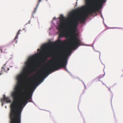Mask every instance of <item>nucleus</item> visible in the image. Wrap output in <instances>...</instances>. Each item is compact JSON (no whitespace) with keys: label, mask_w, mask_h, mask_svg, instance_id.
<instances>
[{"label":"nucleus","mask_w":123,"mask_h":123,"mask_svg":"<svg viewBox=\"0 0 123 123\" xmlns=\"http://www.w3.org/2000/svg\"><path fill=\"white\" fill-rule=\"evenodd\" d=\"M49 56H31L24 63L20 73L16 77V84L10 93L13 98L11 102L10 97L0 99L3 106L5 103H11L10 105V123H21V115L24 108L29 102L35 105L32 100V96L37 87L48 76L44 78L37 72L33 76L29 77L39 67L37 61L39 57H48Z\"/></svg>","instance_id":"obj_1"},{"label":"nucleus","mask_w":123,"mask_h":123,"mask_svg":"<svg viewBox=\"0 0 123 123\" xmlns=\"http://www.w3.org/2000/svg\"><path fill=\"white\" fill-rule=\"evenodd\" d=\"M85 13L82 11L81 7L76 9V13L75 15L73 11L69 12L68 19L73 18V19L68 24L64 20V17L63 14H61L60 17L53 18L52 23H53L54 20L56 21V27L60 32L59 40L60 41L61 37H65L67 39L69 38L70 40L69 44H71L72 46L76 43H82L77 32L79 23H82Z\"/></svg>","instance_id":"obj_2"},{"label":"nucleus","mask_w":123,"mask_h":123,"mask_svg":"<svg viewBox=\"0 0 123 123\" xmlns=\"http://www.w3.org/2000/svg\"><path fill=\"white\" fill-rule=\"evenodd\" d=\"M74 45L72 46L71 44H69L64 57L63 56L65 53V50L62 48L53 56V62L51 64H48L47 65H43L41 64L40 65V68L37 71L43 78L46 77L48 75L52 72L62 68H64L70 74L67 69L66 66L68 62V57L71 55L72 50H75L81 45L91 46L90 45L82 44V43H76Z\"/></svg>","instance_id":"obj_3"},{"label":"nucleus","mask_w":123,"mask_h":123,"mask_svg":"<svg viewBox=\"0 0 123 123\" xmlns=\"http://www.w3.org/2000/svg\"><path fill=\"white\" fill-rule=\"evenodd\" d=\"M107 0H85V5L81 7L82 11L85 13L83 15V18L82 23L85 22L86 18L89 14H92L93 13L98 12L101 14V16L103 19L104 24V18L100 10L101 9L104 3L106 2Z\"/></svg>","instance_id":"obj_4"},{"label":"nucleus","mask_w":123,"mask_h":123,"mask_svg":"<svg viewBox=\"0 0 123 123\" xmlns=\"http://www.w3.org/2000/svg\"><path fill=\"white\" fill-rule=\"evenodd\" d=\"M55 24L53 23H53L52 22V24L51 25V27L49 29L48 31V32H49L50 35L55 34L56 33L59 34V35L58 37V40L57 41V43H58L60 45L61 47L60 49L58 50V52H57V53L59 52V50H60L61 49H63L64 50H65L64 48L63 47L67 44V42L66 40L63 41H62L61 39V38L62 37L60 38V41L59 40V37L60 32L57 29H56L58 31H55L54 27V26H55ZM56 28H57L56 27Z\"/></svg>","instance_id":"obj_5"},{"label":"nucleus","mask_w":123,"mask_h":123,"mask_svg":"<svg viewBox=\"0 0 123 123\" xmlns=\"http://www.w3.org/2000/svg\"><path fill=\"white\" fill-rule=\"evenodd\" d=\"M7 62L6 63L1 67V69L2 70V71L6 73H7L8 72V71L10 69V67H13L12 66H8L7 65Z\"/></svg>","instance_id":"obj_6"},{"label":"nucleus","mask_w":123,"mask_h":123,"mask_svg":"<svg viewBox=\"0 0 123 123\" xmlns=\"http://www.w3.org/2000/svg\"><path fill=\"white\" fill-rule=\"evenodd\" d=\"M21 31V30H19L17 32L16 35L15 36V37L14 39L12 42V43H17V39L18 38L19 35V34H20L21 33L20 32V31Z\"/></svg>","instance_id":"obj_7"},{"label":"nucleus","mask_w":123,"mask_h":123,"mask_svg":"<svg viewBox=\"0 0 123 123\" xmlns=\"http://www.w3.org/2000/svg\"><path fill=\"white\" fill-rule=\"evenodd\" d=\"M0 50L1 53H6L7 52L6 49L4 48H3L2 49H1Z\"/></svg>","instance_id":"obj_8"},{"label":"nucleus","mask_w":123,"mask_h":123,"mask_svg":"<svg viewBox=\"0 0 123 123\" xmlns=\"http://www.w3.org/2000/svg\"><path fill=\"white\" fill-rule=\"evenodd\" d=\"M105 75V74H102L101 75H100L97 78H99V80H98L99 81H100L99 80L100 78H103L104 76Z\"/></svg>","instance_id":"obj_9"},{"label":"nucleus","mask_w":123,"mask_h":123,"mask_svg":"<svg viewBox=\"0 0 123 123\" xmlns=\"http://www.w3.org/2000/svg\"><path fill=\"white\" fill-rule=\"evenodd\" d=\"M109 29H123V28H122L120 27H111Z\"/></svg>","instance_id":"obj_10"},{"label":"nucleus","mask_w":123,"mask_h":123,"mask_svg":"<svg viewBox=\"0 0 123 123\" xmlns=\"http://www.w3.org/2000/svg\"><path fill=\"white\" fill-rule=\"evenodd\" d=\"M36 11H37L35 10H34L33 11V12H32V16L33 17V18H34V16L33 15L34 14H35L36 12Z\"/></svg>","instance_id":"obj_11"},{"label":"nucleus","mask_w":123,"mask_h":123,"mask_svg":"<svg viewBox=\"0 0 123 123\" xmlns=\"http://www.w3.org/2000/svg\"><path fill=\"white\" fill-rule=\"evenodd\" d=\"M39 5H37L36 7L34 9V10L37 11V8L38 7Z\"/></svg>","instance_id":"obj_12"},{"label":"nucleus","mask_w":123,"mask_h":123,"mask_svg":"<svg viewBox=\"0 0 123 123\" xmlns=\"http://www.w3.org/2000/svg\"><path fill=\"white\" fill-rule=\"evenodd\" d=\"M42 0H38V4L37 5H39L40 2Z\"/></svg>","instance_id":"obj_13"},{"label":"nucleus","mask_w":123,"mask_h":123,"mask_svg":"<svg viewBox=\"0 0 123 123\" xmlns=\"http://www.w3.org/2000/svg\"><path fill=\"white\" fill-rule=\"evenodd\" d=\"M2 72V70L0 71V75H1L3 74Z\"/></svg>","instance_id":"obj_14"},{"label":"nucleus","mask_w":123,"mask_h":123,"mask_svg":"<svg viewBox=\"0 0 123 123\" xmlns=\"http://www.w3.org/2000/svg\"><path fill=\"white\" fill-rule=\"evenodd\" d=\"M82 82H83V84H84L85 88H86V86L85 84L84 83L83 81H82Z\"/></svg>","instance_id":"obj_15"},{"label":"nucleus","mask_w":123,"mask_h":123,"mask_svg":"<svg viewBox=\"0 0 123 123\" xmlns=\"http://www.w3.org/2000/svg\"><path fill=\"white\" fill-rule=\"evenodd\" d=\"M109 91L111 92H112L111 91V89H110V88H109Z\"/></svg>","instance_id":"obj_16"},{"label":"nucleus","mask_w":123,"mask_h":123,"mask_svg":"<svg viewBox=\"0 0 123 123\" xmlns=\"http://www.w3.org/2000/svg\"><path fill=\"white\" fill-rule=\"evenodd\" d=\"M28 23H29V24H30V21H29V22H28Z\"/></svg>","instance_id":"obj_17"},{"label":"nucleus","mask_w":123,"mask_h":123,"mask_svg":"<svg viewBox=\"0 0 123 123\" xmlns=\"http://www.w3.org/2000/svg\"><path fill=\"white\" fill-rule=\"evenodd\" d=\"M5 107L6 108H7V106H5Z\"/></svg>","instance_id":"obj_18"},{"label":"nucleus","mask_w":123,"mask_h":123,"mask_svg":"<svg viewBox=\"0 0 123 123\" xmlns=\"http://www.w3.org/2000/svg\"><path fill=\"white\" fill-rule=\"evenodd\" d=\"M92 46V47H93V49H94V47H93V46Z\"/></svg>","instance_id":"obj_19"},{"label":"nucleus","mask_w":123,"mask_h":123,"mask_svg":"<svg viewBox=\"0 0 123 123\" xmlns=\"http://www.w3.org/2000/svg\"><path fill=\"white\" fill-rule=\"evenodd\" d=\"M102 83H103V84L104 85V83H103V82H102Z\"/></svg>","instance_id":"obj_20"},{"label":"nucleus","mask_w":123,"mask_h":123,"mask_svg":"<svg viewBox=\"0 0 123 123\" xmlns=\"http://www.w3.org/2000/svg\"><path fill=\"white\" fill-rule=\"evenodd\" d=\"M23 30H25V29H23Z\"/></svg>","instance_id":"obj_21"},{"label":"nucleus","mask_w":123,"mask_h":123,"mask_svg":"<svg viewBox=\"0 0 123 123\" xmlns=\"http://www.w3.org/2000/svg\"><path fill=\"white\" fill-rule=\"evenodd\" d=\"M27 24H26V25H27Z\"/></svg>","instance_id":"obj_22"},{"label":"nucleus","mask_w":123,"mask_h":123,"mask_svg":"<svg viewBox=\"0 0 123 123\" xmlns=\"http://www.w3.org/2000/svg\"><path fill=\"white\" fill-rule=\"evenodd\" d=\"M106 87H107L108 88V87L107 86H106Z\"/></svg>","instance_id":"obj_23"}]
</instances>
